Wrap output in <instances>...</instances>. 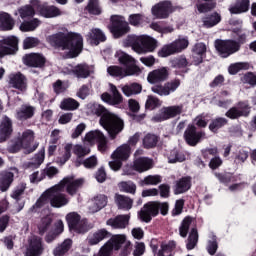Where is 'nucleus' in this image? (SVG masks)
Listing matches in <instances>:
<instances>
[{"mask_svg": "<svg viewBox=\"0 0 256 256\" xmlns=\"http://www.w3.org/2000/svg\"><path fill=\"white\" fill-rule=\"evenodd\" d=\"M47 42L52 47L62 49V51H68V57L71 59L78 57L83 51V36L79 33L58 32L47 37Z\"/></svg>", "mask_w": 256, "mask_h": 256, "instance_id": "1", "label": "nucleus"}, {"mask_svg": "<svg viewBox=\"0 0 256 256\" xmlns=\"http://www.w3.org/2000/svg\"><path fill=\"white\" fill-rule=\"evenodd\" d=\"M88 109L93 115L100 117L99 124L107 131L110 139H115L123 131V127H125L123 120L109 112L102 105L97 103L89 104Z\"/></svg>", "mask_w": 256, "mask_h": 256, "instance_id": "2", "label": "nucleus"}, {"mask_svg": "<svg viewBox=\"0 0 256 256\" xmlns=\"http://www.w3.org/2000/svg\"><path fill=\"white\" fill-rule=\"evenodd\" d=\"M115 57L126 68H121L120 66L108 67L107 71L112 77H120V79H123V77H139L143 73V70L137 65V60L133 56L118 50Z\"/></svg>", "mask_w": 256, "mask_h": 256, "instance_id": "3", "label": "nucleus"}, {"mask_svg": "<svg viewBox=\"0 0 256 256\" xmlns=\"http://www.w3.org/2000/svg\"><path fill=\"white\" fill-rule=\"evenodd\" d=\"M47 203H50L51 207H55L56 209H60V207H65V205L69 204V198L63 193V186L56 184L47 189L37 200L33 209H35V207H44Z\"/></svg>", "mask_w": 256, "mask_h": 256, "instance_id": "4", "label": "nucleus"}, {"mask_svg": "<svg viewBox=\"0 0 256 256\" xmlns=\"http://www.w3.org/2000/svg\"><path fill=\"white\" fill-rule=\"evenodd\" d=\"M124 47H131L132 51L138 55H145V53H153L157 49V40L148 35H129L123 41Z\"/></svg>", "mask_w": 256, "mask_h": 256, "instance_id": "5", "label": "nucleus"}, {"mask_svg": "<svg viewBox=\"0 0 256 256\" xmlns=\"http://www.w3.org/2000/svg\"><path fill=\"white\" fill-rule=\"evenodd\" d=\"M38 142H35V132L31 129L19 133L17 138L8 146L9 153H19L23 149L26 155L37 151Z\"/></svg>", "mask_w": 256, "mask_h": 256, "instance_id": "6", "label": "nucleus"}, {"mask_svg": "<svg viewBox=\"0 0 256 256\" xmlns=\"http://www.w3.org/2000/svg\"><path fill=\"white\" fill-rule=\"evenodd\" d=\"M159 211H161L162 215H167L169 211V204L159 202H150L145 204L143 209L139 212V217L141 221L149 223L152 217L159 215Z\"/></svg>", "mask_w": 256, "mask_h": 256, "instance_id": "7", "label": "nucleus"}, {"mask_svg": "<svg viewBox=\"0 0 256 256\" xmlns=\"http://www.w3.org/2000/svg\"><path fill=\"white\" fill-rule=\"evenodd\" d=\"M187 47H189V38L187 36H179L176 40L160 49L158 56L164 58L175 55V53H182Z\"/></svg>", "mask_w": 256, "mask_h": 256, "instance_id": "8", "label": "nucleus"}, {"mask_svg": "<svg viewBox=\"0 0 256 256\" xmlns=\"http://www.w3.org/2000/svg\"><path fill=\"white\" fill-rule=\"evenodd\" d=\"M131 157V146L122 144L111 155L113 161L109 162V167L112 171H119L123 165V161H127Z\"/></svg>", "mask_w": 256, "mask_h": 256, "instance_id": "9", "label": "nucleus"}, {"mask_svg": "<svg viewBox=\"0 0 256 256\" xmlns=\"http://www.w3.org/2000/svg\"><path fill=\"white\" fill-rule=\"evenodd\" d=\"M31 5L38 15L46 19H53L54 17H61L63 15V11L56 6H49L47 3H41L39 0H32Z\"/></svg>", "mask_w": 256, "mask_h": 256, "instance_id": "10", "label": "nucleus"}, {"mask_svg": "<svg viewBox=\"0 0 256 256\" xmlns=\"http://www.w3.org/2000/svg\"><path fill=\"white\" fill-rule=\"evenodd\" d=\"M109 30L116 39L123 37L125 33H129V24L123 16H112Z\"/></svg>", "mask_w": 256, "mask_h": 256, "instance_id": "11", "label": "nucleus"}, {"mask_svg": "<svg viewBox=\"0 0 256 256\" xmlns=\"http://www.w3.org/2000/svg\"><path fill=\"white\" fill-rule=\"evenodd\" d=\"M215 48L221 57H229V55H233V53H237L239 51L240 46L239 43L233 40H216Z\"/></svg>", "mask_w": 256, "mask_h": 256, "instance_id": "12", "label": "nucleus"}, {"mask_svg": "<svg viewBox=\"0 0 256 256\" xmlns=\"http://www.w3.org/2000/svg\"><path fill=\"white\" fill-rule=\"evenodd\" d=\"M83 183H85V180L82 178L75 179L73 176H67L58 183V186L62 187V191L66 187L67 194L73 196L83 187Z\"/></svg>", "mask_w": 256, "mask_h": 256, "instance_id": "13", "label": "nucleus"}, {"mask_svg": "<svg viewBox=\"0 0 256 256\" xmlns=\"http://www.w3.org/2000/svg\"><path fill=\"white\" fill-rule=\"evenodd\" d=\"M19 39L15 36H8L0 40V59L5 55H13L17 51Z\"/></svg>", "mask_w": 256, "mask_h": 256, "instance_id": "14", "label": "nucleus"}, {"mask_svg": "<svg viewBox=\"0 0 256 256\" xmlns=\"http://www.w3.org/2000/svg\"><path fill=\"white\" fill-rule=\"evenodd\" d=\"M45 248L43 247V239L39 236H31L28 239V247L25 256H41Z\"/></svg>", "mask_w": 256, "mask_h": 256, "instance_id": "15", "label": "nucleus"}, {"mask_svg": "<svg viewBox=\"0 0 256 256\" xmlns=\"http://www.w3.org/2000/svg\"><path fill=\"white\" fill-rule=\"evenodd\" d=\"M251 108L247 102H239L236 106L230 108L226 112V117L229 119H239V117H249Z\"/></svg>", "mask_w": 256, "mask_h": 256, "instance_id": "16", "label": "nucleus"}, {"mask_svg": "<svg viewBox=\"0 0 256 256\" xmlns=\"http://www.w3.org/2000/svg\"><path fill=\"white\" fill-rule=\"evenodd\" d=\"M175 11L170 1H162L152 8V14L156 19H167Z\"/></svg>", "mask_w": 256, "mask_h": 256, "instance_id": "17", "label": "nucleus"}, {"mask_svg": "<svg viewBox=\"0 0 256 256\" xmlns=\"http://www.w3.org/2000/svg\"><path fill=\"white\" fill-rule=\"evenodd\" d=\"M181 113H183V105L163 107L159 115L154 117V121H167V119H173Z\"/></svg>", "mask_w": 256, "mask_h": 256, "instance_id": "18", "label": "nucleus"}, {"mask_svg": "<svg viewBox=\"0 0 256 256\" xmlns=\"http://www.w3.org/2000/svg\"><path fill=\"white\" fill-rule=\"evenodd\" d=\"M66 221L70 229H74V231H77V233H85L87 231L85 221L81 220V216L77 214V212L67 214Z\"/></svg>", "mask_w": 256, "mask_h": 256, "instance_id": "19", "label": "nucleus"}, {"mask_svg": "<svg viewBox=\"0 0 256 256\" xmlns=\"http://www.w3.org/2000/svg\"><path fill=\"white\" fill-rule=\"evenodd\" d=\"M205 132L203 131H197V127L195 125H189L188 128L185 131L184 137L186 139V143L188 145H191L192 147H195L201 139H205Z\"/></svg>", "mask_w": 256, "mask_h": 256, "instance_id": "20", "label": "nucleus"}, {"mask_svg": "<svg viewBox=\"0 0 256 256\" xmlns=\"http://www.w3.org/2000/svg\"><path fill=\"white\" fill-rule=\"evenodd\" d=\"M109 87L111 94L103 93L101 95L102 101L108 103V105H121L123 103V95L120 94L116 85L109 84Z\"/></svg>", "mask_w": 256, "mask_h": 256, "instance_id": "21", "label": "nucleus"}, {"mask_svg": "<svg viewBox=\"0 0 256 256\" xmlns=\"http://www.w3.org/2000/svg\"><path fill=\"white\" fill-rule=\"evenodd\" d=\"M169 77V70L167 67H161L151 71L147 76V81L151 85H155L156 83H163V81H167Z\"/></svg>", "mask_w": 256, "mask_h": 256, "instance_id": "22", "label": "nucleus"}, {"mask_svg": "<svg viewBox=\"0 0 256 256\" xmlns=\"http://www.w3.org/2000/svg\"><path fill=\"white\" fill-rule=\"evenodd\" d=\"M13 135V121L4 116L0 123V143H3Z\"/></svg>", "mask_w": 256, "mask_h": 256, "instance_id": "23", "label": "nucleus"}, {"mask_svg": "<svg viewBox=\"0 0 256 256\" xmlns=\"http://www.w3.org/2000/svg\"><path fill=\"white\" fill-rule=\"evenodd\" d=\"M9 85H11V87H14V89H18L19 91H26L27 78L25 77V75L21 74V72L10 74Z\"/></svg>", "mask_w": 256, "mask_h": 256, "instance_id": "24", "label": "nucleus"}, {"mask_svg": "<svg viewBox=\"0 0 256 256\" xmlns=\"http://www.w3.org/2000/svg\"><path fill=\"white\" fill-rule=\"evenodd\" d=\"M108 198L105 194H98L91 199L88 209L90 213H99L101 209L107 207Z\"/></svg>", "mask_w": 256, "mask_h": 256, "instance_id": "25", "label": "nucleus"}, {"mask_svg": "<svg viewBox=\"0 0 256 256\" xmlns=\"http://www.w3.org/2000/svg\"><path fill=\"white\" fill-rule=\"evenodd\" d=\"M131 216L129 214L126 215H118L115 218H110L106 221V225L112 227V229H125L127 225H129V220Z\"/></svg>", "mask_w": 256, "mask_h": 256, "instance_id": "26", "label": "nucleus"}, {"mask_svg": "<svg viewBox=\"0 0 256 256\" xmlns=\"http://www.w3.org/2000/svg\"><path fill=\"white\" fill-rule=\"evenodd\" d=\"M107 242L110 243L111 248L115 251H119L122 245H124L126 249L131 247V241H128L127 236L124 234L113 235Z\"/></svg>", "mask_w": 256, "mask_h": 256, "instance_id": "27", "label": "nucleus"}, {"mask_svg": "<svg viewBox=\"0 0 256 256\" xmlns=\"http://www.w3.org/2000/svg\"><path fill=\"white\" fill-rule=\"evenodd\" d=\"M86 39L90 45H99L100 43H103V41H107L105 33L99 28L91 29L86 35Z\"/></svg>", "mask_w": 256, "mask_h": 256, "instance_id": "28", "label": "nucleus"}, {"mask_svg": "<svg viewBox=\"0 0 256 256\" xmlns=\"http://www.w3.org/2000/svg\"><path fill=\"white\" fill-rule=\"evenodd\" d=\"M133 169L138 173H145V171L153 169V160L147 157L136 158L134 160Z\"/></svg>", "mask_w": 256, "mask_h": 256, "instance_id": "29", "label": "nucleus"}, {"mask_svg": "<svg viewBox=\"0 0 256 256\" xmlns=\"http://www.w3.org/2000/svg\"><path fill=\"white\" fill-rule=\"evenodd\" d=\"M24 63L28 67H43L45 65V57L37 53L28 54L24 57Z\"/></svg>", "mask_w": 256, "mask_h": 256, "instance_id": "30", "label": "nucleus"}, {"mask_svg": "<svg viewBox=\"0 0 256 256\" xmlns=\"http://www.w3.org/2000/svg\"><path fill=\"white\" fill-rule=\"evenodd\" d=\"M109 237V232L105 229H100L94 233L88 235L86 241L88 245H99L101 241Z\"/></svg>", "mask_w": 256, "mask_h": 256, "instance_id": "31", "label": "nucleus"}, {"mask_svg": "<svg viewBox=\"0 0 256 256\" xmlns=\"http://www.w3.org/2000/svg\"><path fill=\"white\" fill-rule=\"evenodd\" d=\"M73 151V144L67 143L62 148L59 149V155L57 157L56 163L58 165H65L68 159H71V152Z\"/></svg>", "mask_w": 256, "mask_h": 256, "instance_id": "32", "label": "nucleus"}, {"mask_svg": "<svg viewBox=\"0 0 256 256\" xmlns=\"http://www.w3.org/2000/svg\"><path fill=\"white\" fill-rule=\"evenodd\" d=\"M93 71V66H89L87 64H78L72 70L73 74L78 79H87V77H89Z\"/></svg>", "mask_w": 256, "mask_h": 256, "instance_id": "33", "label": "nucleus"}, {"mask_svg": "<svg viewBox=\"0 0 256 256\" xmlns=\"http://www.w3.org/2000/svg\"><path fill=\"white\" fill-rule=\"evenodd\" d=\"M249 5V0H236V3L229 7V11L231 15H241V13L249 11Z\"/></svg>", "mask_w": 256, "mask_h": 256, "instance_id": "34", "label": "nucleus"}, {"mask_svg": "<svg viewBox=\"0 0 256 256\" xmlns=\"http://www.w3.org/2000/svg\"><path fill=\"white\" fill-rule=\"evenodd\" d=\"M15 27V20L7 12H0V29L2 31H11Z\"/></svg>", "mask_w": 256, "mask_h": 256, "instance_id": "35", "label": "nucleus"}, {"mask_svg": "<svg viewBox=\"0 0 256 256\" xmlns=\"http://www.w3.org/2000/svg\"><path fill=\"white\" fill-rule=\"evenodd\" d=\"M105 137V134L100 130H91L84 136V143H88L89 145H95L98 141H102Z\"/></svg>", "mask_w": 256, "mask_h": 256, "instance_id": "36", "label": "nucleus"}, {"mask_svg": "<svg viewBox=\"0 0 256 256\" xmlns=\"http://www.w3.org/2000/svg\"><path fill=\"white\" fill-rule=\"evenodd\" d=\"M35 115V107L29 105H23L19 110H17L16 118L19 121H27V119H31Z\"/></svg>", "mask_w": 256, "mask_h": 256, "instance_id": "37", "label": "nucleus"}, {"mask_svg": "<svg viewBox=\"0 0 256 256\" xmlns=\"http://www.w3.org/2000/svg\"><path fill=\"white\" fill-rule=\"evenodd\" d=\"M73 247V241L71 239H65L61 244L57 245L53 250L54 256H65L69 253V250Z\"/></svg>", "mask_w": 256, "mask_h": 256, "instance_id": "38", "label": "nucleus"}, {"mask_svg": "<svg viewBox=\"0 0 256 256\" xmlns=\"http://www.w3.org/2000/svg\"><path fill=\"white\" fill-rule=\"evenodd\" d=\"M190 189H191V178L184 177L176 182L174 193L175 195H181V193H185Z\"/></svg>", "mask_w": 256, "mask_h": 256, "instance_id": "39", "label": "nucleus"}, {"mask_svg": "<svg viewBox=\"0 0 256 256\" xmlns=\"http://www.w3.org/2000/svg\"><path fill=\"white\" fill-rule=\"evenodd\" d=\"M43 161H45V148H42L39 153L27 163L26 167L27 169H38V167H41Z\"/></svg>", "mask_w": 256, "mask_h": 256, "instance_id": "40", "label": "nucleus"}, {"mask_svg": "<svg viewBox=\"0 0 256 256\" xmlns=\"http://www.w3.org/2000/svg\"><path fill=\"white\" fill-rule=\"evenodd\" d=\"M194 53V63L195 65H199L200 63H203V57H205V53H207V46L203 43H197L193 48Z\"/></svg>", "mask_w": 256, "mask_h": 256, "instance_id": "41", "label": "nucleus"}, {"mask_svg": "<svg viewBox=\"0 0 256 256\" xmlns=\"http://www.w3.org/2000/svg\"><path fill=\"white\" fill-rule=\"evenodd\" d=\"M115 201L119 209H124L125 211H129V209L133 207V199L127 196L116 194Z\"/></svg>", "mask_w": 256, "mask_h": 256, "instance_id": "42", "label": "nucleus"}, {"mask_svg": "<svg viewBox=\"0 0 256 256\" xmlns=\"http://www.w3.org/2000/svg\"><path fill=\"white\" fill-rule=\"evenodd\" d=\"M175 247H177L175 241L162 242L158 251V256H172Z\"/></svg>", "mask_w": 256, "mask_h": 256, "instance_id": "43", "label": "nucleus"}, {"mask_svg": "<svg viewBox=\"0 0 256 256\" xmlns=\"http://www.w3.org/2000/svg\"><path fill=\"white\" fill-rule=\"evenodd\" d=\"M142 87L138 83H132V84H127L122 87V93L126 97H131V95H139L142 91Z\"/></svg>", "mask_w": 256, "mask_h": 256, "instance_id": "44", "label": "nucleus"}, {"mask_svg": "<svg viewBox=\"0 0 256 256\" xmlns=\"http://www.w3.org/2000/svg\"><path fill=\"white\" fill-rule=\"evenodd\" d=\"M13 173L5 172L0 175V189L5 192L11 187V183H13Z\"/></svg>", "mask_w": 256, "mask_h": 256, "instance_id": "45", "label": "nucleus"}, {"mask_svg": "<svg viewBox=\"0 0 256 256\" xmlns=\"http://www.w3.org/2000/svg\"><path fill=\"white\" fill-rule=\"evenodd\" d=\"M218 23H221V14L217 12L203 18V26L207 29H210V27H215V25H218Z\"/></svg>", "mask_w": 256, "mask_h": 256, "instance_id": "46", "label": "nucleus"}, {"mask_svg": "<svg viewBox=\"0 0 256 256\" xmlns=\"http://www.w3.org/2000/svg\"><path fill=\"white\" fill-rule=\"evenodd\" d=\"M53 223V218L49 215L44 216L40 219L38 223V231L40 235H45L51 224Z\"/></svg>", "mask_w": 256, "mask_h": 256, "instance_id": "47", "label": "nucleus"}, {"mask_svg": "<svg viewBox=\"0 0 256 256\" xmlns=\"http://www.w3.org/2000/svg\"><path fill=\"white\" fill-rule=\"evenodd\" d=\"M60 109L63 111H75L76 109H79V103L73 98H65L60 103Z\"/></svg>", "mask_w": 256, "mask_h": 256, "instance_id": "48", "label": "nucleus"}, {"mask_svg": "<svg viewBox=\"0 0 256 256\" xmlns=\"http://www.w3.org/2000/svg\"><path fill=\"white\" fill-rule=\"evenodd\" d=\"M159 139L157 138L156 135L154 134H147L146 136H144L142 143H143V147L145 149H153V147L157 146Z\"/></svg>", "mask_w": 256, "mask_h": 256, "instance_id": "49", "label": "nucleus"}, {"mask_svg": "<svg viewBox=\"0 0 256 256\" xmlns=\"http://www.w3.org/2000/svg\"><path fill=\"white\" fill-rule=\"evenodd\" d=\"M72 151L76 157L81 158L89 155L91 153V148L83 146L81 144L72 145Z\"/></svg>", "mask_w": 256, "mask_h": 256, "instance_id": "50", "label": "nucleus"}, {"mask_svg": "<svg viewBox=\"0 0 256 256\" xmlns=\"http://www.w3.org/2000/svg\"><path fill=\"white\" fill-rule=\"evenodd\" d=\"M249 69V63L247 62H237L229 66L228 71L230 75H237L239 71H247Z\"/></svg>", "mask_w": 256, "mask_h": 256, "instance_id": "51", "label": "nucleus"}, {"mask_svg": "<svg viewBox=\"0 0 256 256\" xmlns=\"http://www.w3.org/2000/svg\"><path fill=\"white\" fill-rule=\"evenodd\" d=\"M39 25H41V21H39V19L35 18L31 21L23 22L20 25V31H23V32L35 31V29Z\"/></svg>", "mask_w": 256, "mask_h": 256, "instance_id": "52", "label": "nucleus"}, {"mask_svg": "<svg viewBox=\"0 0 256 256\" xmlns=\"http://www.w3.org/2000/svg\"><path fill=\"white\" fill-rule=\"evenodd\" d=\"M118 187L120 191H123V193H131L132 195H135V192L137 191V185L133 183L132 181H123L118 184Z\"/></svg>", "mask_w": 256, "mask_h": 256, "instance_id": "53", "label": "nucleus"}, {"mask_svg": "<svg viewBox=\"0 0 256 256\" xmlns=\"http://www.w3.org/2000/svg\"><path fill=\"white\" fill-rule=\"evenodd\" d=\"M198 241H199V234L197 233V229L193 228L191 230V233L188 237V242L186 244V248L188 249V251L195 249Z\"/></svg>", "mask_w": 256, "mask_h": 256, "instance_id": "54", "label": "nucleus"}, {"mask_svg": "<svg viewBox=\"0 0 256 256\" xmlns=\"http://www.w3.org/2000/svg\"><path fill=\"white\" fill-rule=\"evenodd\" d=\"M86 11H88L90 15H101V6H99V0H88Z\"/></svg>", "mask_w": 256, "mask_h": 256, "instance_id": "55", "label": "nucleus"}, {"mask_svg": "<svg viewBox=\"0 0 256 256\" xmlns=\"http://www.w3.org/2000/svg\"><path fill=\"white\" fill-rule=\"evenodd\" d=\"M227 125V119L226 118H216L212 120V122L209 125V129L212 131V133H217L221 127H225Z\"/></svg>", "mask_w": 256, "mask_h": 256, "instance_id": "56", "label": "nucleus"}, {"mask_svg": "<svg viewBox=\"0 0 256 256\" xmlns=\"http://www.w3.org/2000/svg\"><path fill=\"white\" fill-rule=\"evenodd\" d=\"M145 107H146V109L153 111V109H157V107H161V100H159V98H157L153 95H149L147 97Z\"/></svg>", "mask_w": 256, "mask_h": 256, "instance_id": "57", "label": "nucleus"}, {"mask_svg": "<svg viewBox=\"0 0 256 256\" xmlns=\"http://www.w3.org/2000/svg\"><path fill=\"white\" fill-rule=\"evenodd\" d=\"M192 222H193V218L191 217L184 218L179 228L180 237H187V233L189 232V227H191Z\"/></svg>", "mask_w": 256, "mask_h": 256, "instance_id": "58", "label": "nucleus"}, {"mask_svg": "<svg viewBox=\"0 0 256 256\" xmlns=\"http://www.w3.org/2000/svg\"><path fill=\"white\" fill-rule=\"evenodd\" d=\"M171 66L174 69H185L187 67V65L189 64L187 62V58L180 56L178 58H174L170 61Z\"/></svg>", "mask_w": 256, "mask_h": 256, "instance_id": "59", "label": "nucleus"}, {"mask_svg": "<svg viewBox=\"0 0 256 256\" xmlns=\"http://www.w3.org/2000/svg\"><path fill=\"white\" fill-rule=\"evenodd\" d=\"M169 163H183L185 161V154L173 150L168 158Z\"/></svg>", "mask_w": 256, "mask_h": 256, "instance_id": "60", "label": "nucleus"}, {"mask_svg": "<svg viewBox=\"0 0 256 256\" xmlns=\"http://www.w3.org/2000/svg\"><path fill=\"white\" fill-rule=\"evenodd\" d=\"M35 12H37V10H35L33 4H31V6H24L19 10L20 17L22 19H27V17H33V15H35Z\"/></svg>", "mask_w": 256, "mask_h": 256, "instance_id": "61", "label": "nucleus"}, {"mask_svg": "<svg viewBox=\"0 0 256 256\" xmlns=\"http://www.w3.org/2000/svg\"><path fill=\"white\" fill-rule=\"evenodd\" d=\"M25 189H27L26 183L19 184L11 194L12 199L19 201V199H21V195H23V193H25Z\"/></svg>", "mask_w": 256, "mask_h": 256, "instance_id": "62", "label": "nucleus"}, {"mask_svg": "<svg viewBox=\"0 0 256 256\" xmlns=\"http://www.w3.org/2000/svg\"><path fill=\"white\" fill-rule=\"evenodd\" d=\"M142 185H159L161 183L160 175H149L142 180Z\"/></svg>", "mask_w": 256, "mask_h": 256, "instance_id": "63", "label": "nucleus"}, {"mask_svg": "<svg viewBox=\"0 0 256 256\" xmlns=\"http://www.w3.org/2000/svg\"><path fill=\"white\" fill-rule=\"evenodd\" d=\"M39 45V38L36 37H27L23 41L24 49H33V47H37Z\"/></svg>", "mask_w": 256, "mask_h": 256, "instance_id": "64", "label": "nucleus"}]
</instances>
